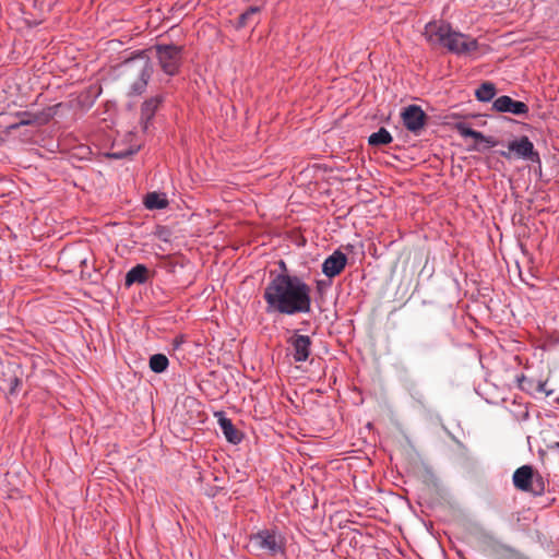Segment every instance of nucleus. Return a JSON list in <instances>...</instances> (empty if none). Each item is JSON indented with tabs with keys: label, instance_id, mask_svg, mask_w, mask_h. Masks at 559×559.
<instances>
[{
	"label": "nucleus",
	"instance_id": "obj_5",
	"mask_svg": "<svg viewBox=\"0 0 559 559\" xmlns=\"http://www.w3.org/2000/svg\"><path fill=\"white\" fill-rule=\"evenodd\" d=\"M512 154L518 158L540 164V156L535 150L533 142L526 135L510 141L508 143V151L499 152V155L507 159H511Z\"/></svg>",
	"mask_w": 559,
	"mask_h": 559
},
{
	"label": "nucleus",
	"instance_id": "obj_6",
	"mask_svg": "<svg viewBox=\"0 0 559 559\" xmlns=\"http://www.w3.org/2000/svg\"><path fill=\"white\" fill-rule=\"evenodd\" d=\"M513 485L522 491H530L534 495H542L545 490L543 480L534 479L533 468L530 465L519 467L513 474Z\"/></svg>",
	"mask_w": 559,
	"mask_h": 559
},
{
	"label": "nucleus",
	"instance_id": "obj_1",
	"mask_svg": "<svg viewBox=\"0 0 559 559\" xmlns=\"http://www.w3.org/2000/svg\"><path fill=\"white\" fill-rule=\"evenodd\" d=\"M266 312L294 316L311 311V288L299 276L280 273L273 276L263 292Z\"/></svg>",
	"mask_w": 559,
	"mask_h": 559
},
{
	"label": "nucleus",
	"instance_id": "obj_20",
	"mask_svg": "<svg viewBox=\"0 0 559 559\" xmlns=\"http://www.w3.org/2000/svg\"><path fill=\"white\" fill-rule=\"evenodd\" d=\"M17 121L10 123L7 128L8 130H15L21 126H27L36 120V116L26 111L19 112L16 115Z\"/></svg>",
	"mask_w": 559,
	"mask_h": 559
},
{
	"label": "nucleus",
	"instance_id": "obj_9",
	"mask_svg": "<svg viewBox=\"0 0 559 559\" xmlns=\"http://www.w3.org/2000/svg\"><path fill=\"white\" fill-rule=\"evenodd\" d=\"M492 108L499 112H509L516 116L526 115L528 112V106L525 103L514 100L507 95L496 98Z\"/></svg>",
	"mask_w": 559,
	"mask_h": 559
},
{
	"label": "nucleus",
	"instance_id": "obj_19",
	"mask_svg": "<svg viewBox=\"0 0 559 559\" xmlns=\"http://www.w3.org/2000/svg\"><path fill=\"white\" fill-rule=\"evenodd\" d=\"M168 365V358L164 354H154L150 358V368L155 373L164 372Z\"/></svg>",
	"mask_w": 559,
	"mask_h": 559
},
{
	"label": "nucleus",
	"instance_id": "obj_11",
	"mask_svg": "<svg viewBox=\"0 0 559 559\" xmlns=\"http://www.w3.org/2000/svg\"><path fill=\"white\" fill-rule=\"evenodd\" d=\"M153 74V66L146 59L139 72V79L131 85L130 95H141L145 92L147 83Z\"/></svg>",
	"mask_w": 559,
	"mask_h": 559
},
{
	"label": "nucleus",
	"instance_id": "obj_4",
	"mask_svg": "<svg viewBox=\"0 0 559 559\" xmlns=\"http://www.w3.org/2000/svg\"><path fill=\"white\" fill-rule=\"evenodd\" d=\"M162 71L174 76L182 64V48L176 45L157 44L153 47Z\"/></svg>",
	"mask_w": 559,
	"mask_h": 559
},
{
	"label": "nucleus",
	"instance_id": "obj_17",
	"mask_svg": "<svg viewBox=\"0 0 559 559\" xmlns=\"http://www.w3.org/2000/svg\"><path fill=\"white\" fill-rule=\"evenodd\" d=\"M393 141L391 133L385 128H380L368 138V143L371 146H380L390 144Z\"/></svg>",
	"mask_w": 559,
	"mask_h": 559
},
{
	"label": "nucleus",
	"instance_id": "obj_14",
	"mask_svg": "<svg viewBox=\"0 0 559 559\" xmlns=\"http://www.w3.org/2000/svg\"><path fill=\"white\" fill-rule=\"evenodd\" d=\"M162 96H153L146 99L141 107V120L143 123V128L146 130L150 121L153 119L157 108L162 104Z\"/></svg>",
	"mask_w": 559,
	"mask_h": 559
},
{
	"label": "nucleus",
	"instance_id": "obj_21",
	"mask_svg": "<svg viewBox=\"0 0 559 559\" xmlns=\"http://www.w3.org/2000/svg\"><path fill=\"white\" fill-rule=\"evenodd\" d=\"M260 10H261L260 7H250L248 10H246L242 14H240L238 22H237V27L241 28V27L247 26L250 17L252 15L259 13Z\"/></svg>",
	"mask_w": 559,
	"mask_h": 559
},
{
	"label": "nucleus",
	"instance_id": "obj_12",
	"mask_svg": "<svg viewBox=\"0 0 559 559\" xmlns=\"http://www.w3.org/2000/svg\"><path fill=\"white\" fill-rule=\"evenodd\" d=\"M218 418L219 428L229 443L238 444L242 440V435L235 428L234 424L227 418L224 413L216 414Z\"/></svg>",
	"mask_w": 559,
	"mask_h": 559
},
{
	"label": "nucleus",
	"instance_id": "obj_8",
	"mask_svg": "<svg viewBox=\"0 0 559 559\" xmlns=\"http://www.w3.org/2000/svg\"><path fill=\"white\" fill-rule=\"evenodd\" d=\"M287 343L293 350L295 362H305L308 360L312 345L310 336L301 335L296 332L287 340Z\"/></svg>",
	"mask_w": 559,
	"mask_h": 559
},
{
	"label": "nucleus",
	"instance_id": "obj_22",
	"mask_svg": "<svg viewBox=\"0 0 559 559\" xmlns=\"http://www.w3.org/2000/svg\"><path fill=\"white\" fill-rule=\"evenodd\" d=\"M5 389L8 390L9 394L14 395L17 393L19 388L22 384V381L16 376H11L8 379L4 380Z\"/></svg>",
	"mask_w": 559,
	"mask_h": 559
},
{
	"label": "nucleus",
	"instance_id": "obj_2",
	"mask_svg": "<svg viewBox=\"0 0 559 559\" xmlns=\"http://www.w3.org/2000/svg\"><path fill=\"white\" fill-rule=\"evenodd\" d=\"M424 35L431 46H441L457 56H467L478 49L477 39L453 29L443 21L427 23Z\"/></svg>",
	"mask_w": 559,
	"mask_h": 559
},
{
	"label": "nucleus",
	"instance_id": "obj_10",
	"mask_svg": "<svg viewBox=\"0 0 559 559\" xmlns=\"http://www.w3.org/2000/svg\"><path fill=\"white\" fill-rule=\"evenodd\" d=\"M347 263V257L340 250H335L331 255H329L322 263V273L332 278L338 275Z\"/></svg>",
	"mask_w": 559,
	"mask_h": 559
},
{
	"label": "nucleus",
	"instance_id": "obj_18",
	"mask_svg": "<svg viewBox=\"0 0 559 559\" xmlns=\"http://www.w3.org/2000/svg\"><path fill=\"white\" fill-rule=\"evenodd\" d=\"M475 96L479 102L487 103L496 96V86L491 82L483 83L475 92Z\"/></svg>",
	"mask_w": 559,
	"mask_h": 559
},
{
	"label": "nucleus",
	"instance_id": "obj_7",
	"mask_svg": "<svg viewBox=\"0 0 559 559\" xmlns=\"http://www.w3.org/2000/svg\"><path fill=\"white\" fill-rule=\"evenodd\" d=\"M401 117L404 127L415 134H418L426 123V114L417 105H409L405 107L401 112Z\"/></svg>",
	"mask_w": 559,
	"mask_h": 559
},
{
	"label": "nucleus",
	"instance_id": "obj_16",
	"mask_svg": "<svg viewBox=\"0 0 559 559\" xmlns=\"http://www.w3.org/2000/svg\"><path fill=\"white\" fill-rule=\"evenodd\" d=\"M144 205L148 210H163L167 207L168 200L164 193L150 192L144 199Z\"/></svg>",
	"mask_w": 559,
	"mask_h": 559
},
{
	"label": "nucleus",
	"instance_id": "obj_13",
	"mask_svg": "<svg viewBox=\"0 0 559 559\" xmlns=\"http://www.w3.org/2000/svg\"><path fill=\"white\" fill-rule=\"evenodd\" d=\"M456 130L463 138H473L476 141L485 143L488 147H493L498 144L497 140L492 136H487L480 131L474 130L465 122H459Z\"/></svg>",
	"mask_w": 559,
	"mask_h": 559
},
{
	"label": "nucleus",
	"instance_id": "obj_15",
	"mask_svg": "<svg viewBox=\"0 0 559 559\" xmlns=\"http://www.w3.org/2000/svg\"><path fill=\"white\" fill-rule=\"evenodd\" d=\"M147 281V267L144 264H136L126 274L124 284L127 287L133 284H144Z\"/></svg>",
	"mask_w": 559,
	"mask_h": 559
},
{
	"label": "nucleus",
	"instance_id": "obj_3",
	"mask_svg": "<svg viewBox=\"0 0 559 559\" xmlns=\"http://www.w3.org/2000/svg\"><path fill=\"white\" fill-rule=\"evenodd\" d=\"M248 551L257 557L283 558L286 556V538L277 528H264L251 534Z\"/></svg>",
	"mask_w": 559,
	"mask_h": 559
}]
</instances>
